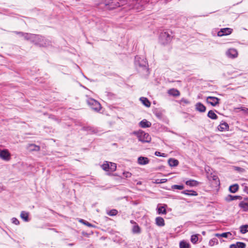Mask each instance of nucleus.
Here are the masks:
<instances>
[{
    "mask_svg": "<svg viewBox=\"0 0 248 248\" xmlns=\"http://www.w3.org/2000/svg\"><path fill=\"white\" fill-rule=\"evenodd\" d=\"M29 213L25 211H22L20 214V217L25 222L29 221Z\"/></svg>",
    "mask_w": 248,
    "mask_h": 248,
    "instance_id": "f3484780",
    "label": "nucleus"
},
{
    "mask_svg": "<svg viewBox=\"0 0 248 248\" xmlns=\"http://www.w3.org/2000/svg\"><path fill=\"white\" fill-rule=\"evenodd\" d=\"M229 128L228 124L226 123H223L220 124L218 127V129L219 130L221 131H223Z\"/></svg>",
    "mask_w": 248,
    "mask_h": 248,
    "instance_id": "393cba45",
    "label": "nucleus"
},
{
    "mask_svg": "<svg viewBox=\"0 0 248 248\" xmlns=\"http://www.w3.org/2000/svg\"><path fill=\"white\" fill-rule=\"evenodd\" d=\"M171 188L173 189H179V190H182L184 188V186L183 185H173L171 186Z\"/></svg>",
    "mask_w": 248,
    "mask_h": 248,
    "instance_id": "f704fd0d",
    "label": "nucleus"
},
{
    "mask_svg": "<svg viewBox=\"0 0 248 248\" xmlns=\"http://www.w3.org/2000/svg\"><path fill=\"white\" fill-rule=\"evenodd\" d=\"M226 55L230 58H234L237 57L238 52L236 49L230 48L226 52Z\"/></svg>",
    "mask_w": 248,
    "mask_h": 248,
    "instance_id": "9b49d317",
    "label": "nucleus"
},
{
    "mask_svg": "<svg viewBox=\"0 0 248 248\" xmlns=\"http://www.w3.org/2000/svg\"><path fill=\"white\" fill-rule=\"evenodd\" d=\"M208 117L212 119H217V115L212 110H210L207 115Z\"/></svg>",
    "mask_w": 248,
    "mask_h": 248,
    "instance_id": "cd10ccee",
    "label": "nucleus"
},
{
    "mask_svg": "<svg viewBox=\"0 0 248 248\" xmlns=\"http://www.w3.org/2000/svg\"><path fill=\"white\" fill-rule=\"evenodd\" d=\"M232 235V233L230 232H226L221 233V237L227 238L230 236Z\"/></svg>",
    "mask_w": 248,
    "mask_h": 248,
    "instance_id": "4c0bfd02",
    "label": "nucleus"
},
{
    "mask_svg": "<svg viewBox=\"0 0 248 248\" xmlns=\"http://www.w3.org/2000/svg\"><path fill=\"white\" fill-rule=\"evenodd\" d=\"M217 241V240L216 238H214L210 241L209 243L211 245H213Z\"/></svg>",
    "mask_w": 248,
    "mask_h": 248,
    "instance_id": "37998d69",
    "label": "nucleus"
},
{
    "mask_svg": "<svg viewBox=\"0 0 248 248\" xmlns=\"http://www.w3.org/2000/svg\"><path fill=\"white\" fill-rule=\"evenodd\" d=\"M118 213V211L115 209H112L110 210L108 213V215L110 216L116 215Z\"/></svg>",
    "mask_w": 248,
    "mask_h": 248,
    "instance_id": "e433bc0d",
    "label": "nucleus"
},
{
    "mask_svg": "<svg viewBox=\"0 0 248 248\" xmlns=\"http://www.w3.org/2000/svg\"><path fill=\"white\" fill-rule=\"evenodd\" d=\"M238 189V185L237 184H234L232 185L229 187V190L231 193H235Z\"/></svg>",
    "mask_w": 248,
    "mask_h": 248,
    "instance_id": "a878e982",
    "label": "nucleus"
},
{
    "mask_svg": "<svg viewBox=\"0 0 248 248\" xmlns=\"http://www.w3.org/2000/svg\"><path fill=\"white\" fill-rule=\"evenodd\" d=\"M219 99L213 96H208L206 98L207 103L211 104L213 106H216L219 104Z\"/></svg>",
    "mask_w": 248,
    "mask_h": 248,
    "instance_id": "0eeeda50",
    "label": "nucleus"
},
{
    "mask_svg": "<svg viewBox=\"0 0 248 248\" xmlns=\"http://www.w3.org/2000/svg\"><path fill=\"white\" fill-rule=\"evenodd\" d=\"M215 235L218 238L221 237V233H216Z\"/></svg>",
    "mask_w": 248,
    "mask_h": 248,
    "instance_id": "49530a36",
    "label": "nucleus"
},
{
    "mask_svg": "<svg viewBox=\"0 0 248 248\" xmlns=\"http://www.w3.org/2000/svg\"><path fill=\"white\" fill-rule=\"evenodd\" d=\"M191 242L193 244H196L198 240V237L197 234L192 235L191 236Z\"/></svg>",
    "mask_w": 248,
    "mask_h": 248,
    "instance_id": "2f4dec72",
    "label": "nucleus"
},
{
    "mask_svg": "<svg viewBox=\"0 0 248 248\" xmlns=\"http://www.w3.org/2000/svg\"><path fill=\"white\" fill-rule=\"evenodd\" d=\"M10 154L7 149L0 150V158L6 161L10 159Z\"/></svg>",
    "mask_w": 248,
    "mask_h": 248,
    "instance_id": "423d86ee",
    "label": "nucleus"
},
{
    "mask_svg": "<svg viewBox=\"0 0 248 248\" xmlns=\"http://www.w3.org/2000/svg\"><path fill=\"white\" fill-rule=\"evenodd\" d=\"M246 244L244 243L238 242L235 244H232L230 246V248H245Z\"/></svg>",
    "mask_w": 248,
    "mask_h": 248,
    "instance_id": "4468645a",
    "label": "nucleus"
},
{
    "mask_svg": "<svg viewBox=\"0 0 248 248\" xmlns=\"http://www.w3.org/2000/svg\"><path fill=\"white\" fill-rule=\"evenodd\" d=\"M232 31V29L229 28H226L221 29L217 32V35L218 36H223L224 35H227L230 34Z\"/></svg>",
    "mask_w": 248,
    "mask_h": 248,
    "instance_id": "6e6552de",
    "label": "nucleus"
},
{
    "mask_svg": "<svg viewBox=\"0 0 248 248\" xmlns=\"http://www.w3.org/2000/svg\"><path fill=\"white\" fill-rule=\"evenodd\" d=\"M16 33L23 36L25 39L29 40L36 45L41 46H46L50 45V41L44 37L36 34H29L22 32H15Z\"/></svg>",
    "mask_w": 248,
    "mask_h": 248,
    "instance_id": "f257e3e1",
    "label": "nucleus"
},
{
    "mask_svg": "<svg viewBox=\"0 0 248 248\" xmlns=\"http://www.w3.org/2000/svg\"><path fill=\"white\" fill-rule=\"evenodd\" d=\"M2 191V188L0 186V192Z\"/></svg>",
    "mask_w": 248,
    "mask_h": 248,
    "instance_id": "de8ad7c7",
    "label": "nucleus"
},
{
    "mask_svg": "<svg viewBox=\"0 0 248 248\" xmlns=\"http://www.w3.org/2000/svg\"><path fill=\"white\" fill-rule=\"evenodd\" d=\"M129 0H118L119 7L129 3Z\"/></svg>",
    "mask_w": 248,
    "mask_h": 248,
    "instance_id": "c9c22d12",
    "label": "nucleus"
},
{
    "mask_svg": "<svg viewBox=\"0 0 248 248\" xmlns=\"http://www.w3.org/2000/svg\"><path fill=\"white\" fill-rule=\"evenodd\" d=\"M12 222L16 224V225H18L19 224V220L15 218V217H13L12 219Z\"/></svg>",
    "mask_w": 248,
    "mask_h": 248,
    "instance_id": "79ce46f5",
    "label": "nucleus"
},
{
    "mask_svg": "<svg viewBox=\"0 0 248 248\" xmlns=\"http://www.w3.org/2000/svg\"><path fill=\"white\" fill-rule=\"evenodd\" d=\"M244 190L248 194V186H245L244 187Z\"/></svg>",
    "mask_w": 248,
    "mask_h": 248,
    "instance_id": "a18cd8bd",
    "label": "nucleus"
},
{
    "mask_svg": "<svg viewBox=\"0 0 248 248\" xmlns=\"http://www.w3.org/2000/svg\"><path fill=\"white\" fill-rule=\"evenodd\" d=\"M168 164L170 167H176L178 165L179 161L174 158H170L168 160Z\"/></svg>",
    "mask_w": 248,
    "mask_h": 248,
    "instance_id": "6ab92c4d",
    "label": "nucleus"
},
{
    "mask_svg": "<svg viewBox=\"0 0 248 248\" xmlns=\"http://www.w3.org/2000/svg\"><path fill=\"white\" fill-rule=\"evenodd\" d=\"M87 102L92 109L95 111H99L101 108L100 103L93 99L90 98L87 100Z\"/></svg>",
    "mask_w": 248,
    "mask_h": 248,
    "instance_id": "39448f33",
    "label": "nucleus"
},
{
    "mask_svg": "<svg viewBox=\"0 0 248 248\" xmlns=\"http://www.w3.org/2000/svg\"><path fill=\"white\" fill-rule=\"evenodd\" d=\"M180 248H190V245L189 243L185 241H182L179 244Z\"/></svg>",
    "mask_w": 248,
    "mask_h": 248,
    "instance_id": "5701e85b",
    "label": "nucleus"
},
{
    "mask_svg": "<svg viewBox=\"0 0 248 248\" xmlns=\"http://www.w3.org/2000/svg\"><path fill=\"white\" fill-rule=\"evenodd\" d=\"M123 175L124 177L126 178H129L132 175V174L128 171H125L123 172Z\"/></svg>",
    "mask_w": 248,
    "mask_h": 248,
    "instance_id": "a19ab883",
    "label": "nucleus"
},
{
    "mask_svg": "<svg viewBox=\"0 0 248 248\" xmlns=\"http://www.w3.org/2000/svg\"><path fill=\"white\" fill-rule=\"evenodd\" d=\"M168 93L169 95L174 97L179 96L180 94V92L174 88H172L168 91Z\"/></svg>",
    "mask_w": 248,
    "mask_h": 248,
    "instance_id": "ddd939ff",
    "label": "nucleus"
},
{
    "mask_svg": "<svg viewBox=\"0 0 248 248\" xmlns=\"http://www.w3.org/2000/svg\"><path fill=\"white\" fill-rule=\"evenodd\" d=\"M239 206L243 210V211L246 212L248 211V198H245L243 201H241L239 204Z\"/></svg>",
    "mask_w": 248,
    "mask_h": 248,
    "instance_id": "9d476101",
    "label": "nucleus"
},
{
    "mask_svg": "<svg viewBox=\"0 0 248 248\" xmlns=\"http://www.w3.org/2000/svg\"><path fill=\"white\" fill-rule=\"evenodd\" d=\"M186 184L190 186H196L199 185V182L194 180H190L186 182Z\"/></svg>",
    "mask_w": 248,
    "mask_h": 248,
    "instance_id": "4be33fe9",
    "label": "nucleus"
},
{
    "mask_svg": "<svg viewBox=\"0 0 248 248\" xmlns=\"http://www.w3.org/2000/svg\"><path fill=\"white\" fill-rule=\"evenodd\" d=\"M135 63L138 64L140 67H145L147 65V62L143 58L141 59L139 56L135 57Z\"/></svg>",
    "mask_w": 248,
    "mask_h": 248,
    "instance_id": "1a4fd4ad",
    "label": "nucleus"
},
{
    "mask_svg": "<svg viewBox=\"0 0 248 248\" xmlns=\"http://www.w3.org/2000/svg\"><path fill=\"white\" fill-rule=\"evenodd\" d=\"M103 4L106 9H108L109 10L119 7L118 0H106Z\"/></svg>",
    "mask_w": 248,
    "mask_h": 248,
    "instance_id": "7ed1b4c3",
    "label": "nucleus"
},
{
    "mask_svg": "<svg viewBox=\"0 0 248 248\" xmlns=\"http://www.w3.org/2000/svg\"><path fill=\"white\" fill-rule=\"evenodd\" d=\"M30 150L31 151H39L40 150V147L38 146H37L35 144H31L29 145Z\"/></svg>",
    "mask_w": 248,
    "mask_h": 248,
    "instance_id": "c756f323",
    "label": "nucleus"
},
{
    "mask_svg": "<svg viewBox=\"0 0 248 248\" xmlns=\"http://www.w3.org/2000/svg\"><path fill=\"white\" fill-rule=\"evenodd\" d=\"M140 100L145 106L150 107L151 103L147 98L142 97L140 98Z\"/></svg>",
    "mask_w": 248,
    "mask_h": 248,
    "instance_id": "412c9836",
    "label": "nucleus"
},
{
    "mask_svg": "<svg viewBox=\"0 0 248 248\" xmlns=\"http://www.w3.org/2000/svg\"><path fill=\"white\" fill-rule=\"evenodd\" d=\"M248 232V225H242L240 227V232L242 233H245Z\"/></svg>",
    "mask_w": 248,
    "mask_h": 248,
    "instance_id": "c85d7f7f",
    "label": "nucleus"
},
{
    "mask_svg": "<svg viewBox=\"0 0 248 248\" xmlns=\"http://www.w3.org/2000/svg\"><path fill=\"white\" fill-rule=\"evenodd\" d=\"M80 221L88 227H93V226L92 224H91L90 223H89L86 221H85L83 219H81Z\"/></svg>",
    "mask_w": 248,
    "mask_h": 248,
    "instance_id": "58836bf2",
    "label": "nucleus"
},
{
    "mask_svg": "<svg viewBox=\"0 0 248 248\" xmlns=\"http://www.w3.org/2000/svg\"><path fill=\"white\" fill-rule=\"evenodd\" d=\"M140 126L142 128L149 127L151 126V123L144 119L140 123Z\"/></svg>",
    "mask_w": 248,
    "mask_h": 248,
    "instance_id": "2eb2a0df",
    "label": "nucleus"
},
{
    "mask_svg": "<svg viewBox=\"0 0 248 248\" xmlns=\"http://www.w3.org/2000/svg\"><path fill=\"white\" fill-rule=\"evenodd\" d=\"M242 197L239 196H232L231 195H228L226 197L225 200L227 202H230L237 199H240Z\"/></svg>",
    "mask_w": 248,
    "mask_h": 248,
    "instance_id": "aec40b11",
    "label": "nucleus"
},
{
    "mask_svg": "<svg viewBox=\"0 0 248 248\" xmlns=\"http://www.w3.org/2000/svg\"><path fill=\"white\" fill-rule=\"evenodd\" d=\"M149 160L147 157L140 156L138 158V163L140 165H144L148 164Z\"/></svg>",
    "mask_w": 248,
    "mask_h": 248,
    "instance_id": "f8f14e48",
    "label": "nucleus"
},
{
    "mask_svg": "<svg viewBox=\"0 0 248 248\" xmlns=\"http://www.w3.org/2000/svg\"><path fill=\"white\" fill-rule=\"evenodd\" d=\"M181 102H184V103H186V104H188L189 103L188 101H187V100L185 99H182L181 100Z\"/></svg>",
    "mask_w": 248,
    "mask_h": 248,
    "instance_id": "c03bdc74",
    "label": "nucleus"
},
{
    "mask_svg": "<svg viewBox=\"0 0 248 248\" xmlns=\"http://www.w3.org/2000/svg\"><path fill=\"white\" fill-rule=\"evenodd\" d=\"M116 169V164L114 163L109 162V171H114Z\"/></svg>",
    "mask_w": 248,
    "mask_h": 248,
    "instance_id": "7c9ffc66",
    "label": "nucleus"
},
{
    "mask_svg": "<svg viewBox=\"0 0 248 248\" xmlns=\"http://www.w3.org/2000/svg\"><path fill=\"white\" fill-rule=\"evenodd\" d=\"M157 213L158 214H166V210L164 206H159L157 207Z\"/></svg>",
    "mask_w": 248,
    "mask_h": 248,
    "instance_id": "bb28decb",
    "label": "nucleus"
},
{
    "mask_svg": "<svg viewBox=\"0 0 248 248\" xmlns=\"http://www.w3.org/2000/svg\"><path fill=\"white\" fill-rule=\"evenodd\" d=\"M109 162H106L102 165V168L106 171H109Z\"/></svg>",
    "mask_w": 248,
    "mask_h": 248,
    "instance_id": "473e14b6",
    "label": "nucleus"
},
{
    "mask_svg": "<svg viewBox=\"0 0 248 248\" xmlns=\"http://www.w3.org/2000/svg\"><path fill=\"white\" fill-rule=\"evenodd\" d=\"M132 231L134 233H139L140 232V229L138 225H135L133 228Z\"/></svg>",
    "mask_w": 248,
    "mask_h": 248,
    "instance_id": "72a5a7b5",
    "label": "nucleus"
},
{
    "mask_svg": "<svg viewBox=\"0 0 248 248\" xmlns=\"http://www.w3.org/2000/svg\"><path fill=\"white\" fill-rule=\"evenodd\" d=\"M132 134L137 136L139 140L142 142H149L151 140L149 135L142 130L134 131Z\"/></svg>",
    "mask_w": 248,
    "mask_h": 248,
    "instance_id": "f03ea898",
    "label": "nucleus"
},
{
    "mask_svg": "<svg viewBox=\"0 0 248 248\" xmlns=\"http://www.w3.org/2000/svg\"><path fill=\"white\" fill-rule=\"evenodd\" d=\"M155 155L156 156H158L166 157V156H167L165 154L161 153L160 152H158V151H156L155 153Z\"/></svg>",
    "mask_w": 248,
    "mask_h": 248,
    "instance_id": "ea45409f",
    "label": "nucleus"
},
{
    "mask_svg": "<svg viewBox=\"0 0 248 248\" xmlns=\"http://www.w3.org/2000/svg\"><path fill=\"white\" fill-rule=\"evenodd\" d=\"M196 109L201 112H203L206 110V107L201 103H198L196 105Z\"/></svg>",
    "mask_w": 248,
    "mask_h": 248,
    "instance_id": "dca6fc26",
    "label": "nucleus"
},
{
    "mask_svg": "<svg viewBox=\"0 0 248 248\" xmlns=\"http://www.w3.org/2000/svg\"><path fill=\"white\" fill-rule=\"evenodd\" d=\"M182 193L188 196H197V192L193 190H185L182 192Z\"/></svg>",
    "mask_w": 248,
    "mask_h": 248,
    "instance_id": "b1692460",
    "label": "nucleus"
},
{
    "mask_svg": "<svg viewBox=\"0 0 248 248\" xmlns=\"http://www.w3.org/2000/svg\"><path fill=\"white\" fill-rule=\"evenodd\" d=\"M155 223L158 226H164L165 222L164 219L162 217H157L155 218Z\"/></svg>",
    "mask_w": 248,
    "mask_h": 248,
    "instance_id": "a211bd4d",
    "label": "nucleus"
},
{
    "mask_svg": "<svg viewBox=\"0 0 248 248\" xmlns=\"http://www.w3.org/2000/svg\"><path fill=\"white\" fill-rule=\"evenodd\" d=\"M159 40L162 44L165 45L170 42L171 37L168 32L164 31L161 33Z\"/></svg>",
    "mask_w": 248,
    "mask_h": 248,
    "instance_id": "20e7f679",
    "label": "nucleus"
}]
</instances>
